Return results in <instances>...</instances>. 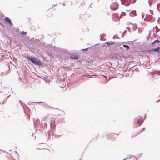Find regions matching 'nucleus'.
Instances as JSON below:
<instances>
[{
  "mask_svg": "<svg viewBox=\"0 0 160 160\" xmlns=\"http://www.w3.org/2000/svg\"><path fill=\"white\" fill-rule=\"evenodd\" d=\"M103 76L104 77H105L106 78H107V77L104 76V75H103Z\"/></svg>",
  "mask_w": 160,
  "mask_h": 160,
  "instance_id": "nucleus-15",
  "label": "nucleus"
},
{
  "mask_svg": "<svg viewBox=\"0 0 160 160\" xmlns=\"http://www.w3.org/2000/svg\"><path fill=\"white\" fill-rule=\"evenodd\" d=\"M70 57L71 58L74 59H78V55L77 54H72L71 55Z\"/></svg>",
  "mask_w": 160,
  "mask_h": 160,
  "instance_id": "nucleus-3",
  "label": "nucleus"
},
{
  "mask_svg": "<svg viewBox=\"0 0 160 160\" xmlns=\"http://www.w3.org/2000/svg\"><path fill=\"white\" fill-rule=\"evenodd\" d=\"M152 51L158 52H160V48L159 47H158L157 48L153 49H152Z\"/></svg>",
  "mask_w": 160,
  "mask_h": 160,
  "instance_id": "nucleus-7",
  "label": "nucleus"
},
{
  "mask_svg": "<svg viewBox=\"0 0 160 160\" xmlns=\"http://www.w3.org/2000/svg\"><path fill=\"white\" fill-rule=\"evenodd\" d=\"M123 46L124 48H127V50L129 48V47L128 46L126 45H123Z\"/></svg>",
  "mask_w": 160,
  "mask_h": 160,
  "instance_id": "nucleus-8",
  "label": "nucleus"
},
{
  "mask_svg": "<svg viewBox=\"0 0 160 160\" xmlns=\"http://www.w3.org/2000/svg\"><path fill=\"white\" fill-rule=\"evenodd\" d=\"M118 18V19H119V16L117 15H115L113 17V18Z\"/></svg>",
  "mask_w": 160,
  "mask_h": 160,
  "instance_id": "nucleus-12",
  "label": "nucleus"
},
{
  "mask_svg": "<svg viewBox=\"0 0 160 160\" xmlns=\"http://www.w3.org/2000/svg\"><path fill=\"white\" fill-rule=\"evenodd\" d=\"M157 9L158 11H160V4H159L158 5Z\"/></svg>",
  "mask_w": 160,
  "mask_h": 160,
  "instance_id": "nucleus-9",
  "label": "nucleus"
},
{
  "mask_svg": "<svg viewBox=\"0 0 160 160\" xmlns=\"http://www.w3.org/2000/svg\"><path fill=\"white\" fill-rule=\"evenodd\" d=\"M4 21L7 22L10 25L12 26V23L11 22V20L8 17H6L4 19Z\"/></svg>",
  "mask_w": 160,
  "mask_h": 160,
  "instance_id": "nucleus-2",
  "label": "nucleus"
},
{
  "mask_svg": "<svg viewBox=\"0 0 160 160\" xmlns=\"http://www.w3.org/2000/svg\"><path fill=\"white\" fill-rule=\"evenodd\" d=\"M159 42V40H155V41H154V42H153L152 43V44L153 45H154V44H155V42H158H158Z\"/></svg>",
  "mask_w": 160,
  "mask_h": 160,
  "instance_id": "nucleus-10",
  "label": "nucleus"
},
{
  "mask_svg": "<svg viewBox=\"0 0 160 160\" xmlns=\"http://www.w3.org/2000/svg\"><path fill=\"white\" fill-rule=\"evenodd\" d=\"M132 13L135 15H136V12L135 11H132Z\"/></svg>",
  "mask_w": 160,
  "mask_h": 160,
  "instance_id": "nucleus-11",
  "label": "nucleus"
},
{
  "mask_svg": "<svg viewBox=\"0 0 160 160\" xmlns=\"http://www.w3.org/2000/svg\"><path fill=\"white\" fill-rule=\"evenodd\" d=\"M126 14L124 12H122V14H121V15L122 16V15H124Z\"/></svg>",
  "mask_w": 160,
  "mask_h": 160,
  "instance_id": "nucleus-13",
  "label": "nucleus"
},
{
  "mask_svg": "<svg viewBox=\"0 0 160 160\" xmlns=\"http://www.w3.org/2000/svg\"><path fill=\"white\" fill-rule=\"evenodd\" d=\"M22 33L23 34H26V32H24L23 31L22 32Z\"/></svg>",
  "mask_w": 160,
  "mask_h": 160,
  "instance_id": "nucleus-14",
  "label": "nucleus"
},
{
  "mask_svg": "<svg viewBox=\"0 0 160 160\" xmlns=\"http://www.w3.org/2000/svg\"><path fill=\"white\" fill-rule=\"evenodd\" d=\"M106 44L107 45L109 46V45H111L114 44L115 42H112V41H108V42H106Z\"/></svg>",
  "mask_w": 160,
  "mask_h": 160,
  "instance_id": "nucleus-6",
  "label": "nucleus"
},
{
  "mask_svg": "<svg viewBox=\"0 0 160 160\" xmlns=\"http://www.w3.org/2000/svg\"><path fill=\"white\" fill-rule=\"evenodd\" d=\"M27 58L28 60H30L31 61L32 63H33L35 65H41L42 64V63L40 61L36 58L28 57Z\"/></svg>",
  "mask_w": 160,
  "mask_h": 160,
  "instance_id": "nucleus-1",
  "label": "nucleus"
},
{
  "mask_svg": "<svg viewBox=\"0 0 160 160\" xmlns=\"http://www.w3.org/2000/svg\"><path fill=\"white\" fill-rule=\"evenodd\" d=\"M112 136V135H111V136ZM110 136H111V135H110Z\"/></svg>",
  "mask_w": 160,
  "mask_h": 160,
  "instance_id": "nucleus-16",
  "label": "nucleus"
},
{
  "mask_svg": "<svg viewBox=\"0 0 160 160\" xmlns=\"http://www.w3.org/2000/svg\"><path fill=\"white\" fill-rule=\"evenodd\" d=\"M60 111L58 109H54L53 111V112L57 116H58L60 115L59 112Z\"/></svg>",
  "mask_w": 160,
  "mask_h": 160,
  "instance_id": "nucleus-4",
  "label": "nucleus"
},
{
  "mask_svg": "<svg viewBox=\"0 0 160 160\" xmlns=\"http://www.w3.org/2000/svg\"><path fill=\"white\" fill-rule=\"evenodd\" d=\"M143 122V119L142 118L139 119L137 121L138 124L139 125L142 124Z\"/></svg>",
  "mask_w": 160,
  "mask_h": 160,
  "instance_id": "nucleus-5",
  "label": "nucleus"
}]
</instances>
